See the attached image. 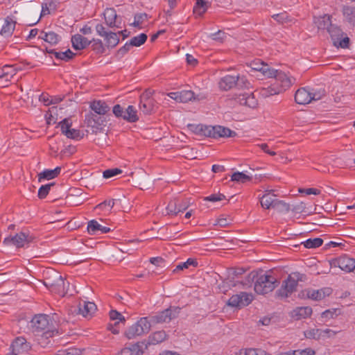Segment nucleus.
I'll return each instance as SVG.
<instances>
[{"label": "nucleus", "instance_id": "1", "mask_svg": "<svg viewBox=\"0 0 355 355\" xmlns=\"http://www.w3.org/2000/svg\"><path fill=\"white\" fill-rule=\"evenodd\" d=\"M254 283V290L259 295H265L272 291L279 284L272 275L252 271L246 277L244 285L251 286Z\"/></svg>", "mask_w": 355, "mask_h": 355}, {"label": "nucleus", "instance_id": "2", "mask_svg": "<svg viewBox=\"0 0 355 355\" xmlns=\"http://www.w3.org/2000/svg\"><path fill=\"white\" fill-rule=\"evenodd\" d=\"M305 279L306 275L304 274L298 272H292L283 282L281 288L277 291L276 294L279 297H287L296 290L298 282H304Z\"/></svg>", "mask_w": 355, "mask_h": 355}, {"label": "nucleus", "instance_id": "3", "mask_svg": "<svg viewBox=\"0 0 355 355\" xmlns=\"http://www.w3.org/2000/svg\"><path fill=\"white\" fill-rule=\"evenodd\" d=\"M327 32L330 35L333 44L335 46L340 47L342 49L349 47L350 42L349 38L342 31L340 26L332 24L328 27Z\"/></svg>", "mask_w": 355, "mask_h": 355}, {"label": "nucleus", "instance_id": "4", "mask_svg": "<svg viewBox=\"0 0 355 355\" xmlns=\"http://www.w3.org/2000/svg\"><path fill=\"white\" fill-rule=\"evenodd\" d=\"M150 329V324L147 318H141L124 333L128 339H132L137 336L148 333Z\"/></svg>", "mask_w": 355, "mask_h": 355}, {"label": "nucleus", "instance_id": "5", "mask_svg": "<svg viewBox=\"0 0 355 355\" xmlns=\"http://www.w3.org/2000/svg\"><path fill=\"white\" fill-rule=\"evenodd\" d=\"M247 84H249L245 77H240L239 76H234L227 75L220 80L218 83L219 88L224 91L231 89L235 86L239 87H247Z\"/></svg>", "mask_w": 355, "mask_h": 355}, {"label": "nucleus", "instance_id": "6", "mask_svg": "<svg viewBox=\"0 0 355 355\" xmlns=\"http://www.w3.org/2000/svg\"><path fill=\"white\" fill-rule=\"evenodd\" d=\"M33 236L21 232L16 234L15 236L5 238L3 243L6 245H15L17 248H25L28 246V244L33 241Z\"/></svg>", "mask_w": 355, "mask_h": 355}, {"label": "nucleus", "instance_id": "7", "mask_svg": "<svg viewBox=\"0 0 355 355\" xmlns=\"http://www.w3.org/2000/svg\"><path fill=\"white\" fill-rule=\"evenodd\" d=\"M275 81L280 82V87H275V85L271 87H268L263 90V95L265 96H272L275 94H279L282 91L285 90L286 88L290 87L291 82L287 77L286 74L282 71H278L277 76L275 78Z\"/></svg>", "mask_w": 355, "mask_h": 355}, {"label": "nucleus", "instance_id": "8", "mask_svg": "<svg viewBox=\"0 0 355 355\" xmlns=\"http://www.w3.org/2000/svg\"><path fill=\"white\" fill-rule=\"evenodd\" d=\"M180 310L179 306H170L153 316L152 320L156 323L169 322L178 316Z\"/></svg>", "mask_w": 355, "mask_h": 355}, {"label": "nucleus", "instance_id": "9", "mask_svg": "<svg viewBox=\"0 0 355 355\" xmlns=\"http://www.w3.org/2000/svg\"><path fill=\"white\" fill-rule=\"evenodd\" d=\"M31 349V345L22 336L16 338L10 346V352L7 355H18L28 352Z\"/></svg>", "mask_w": 355, "mask_h": 355}, {"label": "nucleus", "instance_id": "10", "mask_svg": "<svg viewBox=\"0 0 355 355\" xmlns=\"http://www.w3.org/2000/svg\"><path fill=\"white\" fill-rule=\"evenodd\" d=\"M253 300V295L245 292L233 295L227 301V305L231 307L242 308L250 304Z\"/></svg>", "mask_w": 355, "mask_h": 355}, {"label": "nucleus", "instance_id": "11", "mask_svg": "<svg viewBox=\"0 0 355 355\" xmlns=\"http://www.w3.org/2000/svg\"><path fill=\"white\" fill-rule=\"evenodd\" d=\"M50 324L49 316L46 314L35 315L31 321V327L33 333L38 334L46 330Z\"/></svg>", "mask_w": 355, "mask_h": 355}, {"label": "nucleus", "instance_id": "12", "mask_svg": "<svg viewBox=\"0 0 355 355\" xmlns=\"http://www.w3.org/2000/svg\"><path fill=\"white\" fill-rule=\"evenodd\" d=\"M150 90L145 91L140 96L139 109L144 114H150L154 110L155 101Z\"/></svg>", "mask_w": 355, "mask_h": 355}, {"label": "nucleus", "instance_id": "13", "mask_svg": "<svg viewBox=\"0 0 355 355\" xmlns=\"http://www.w3.org/2000/svg\"><path fill=\"white\" fill-rule=\"evenodd\" d=\"M334 267H338L346 272L354 271L355 259L347 256H340L332 261L331 263Z\"/></svg>", "mask_w": 355, "mask_h": 355}, {"label": "nucleus", "instance_id": "14", "mask_svg": "<svg viewBox=\"0 0 355 355\" xmlns=\"http://www.w3.org/2000/svg\"><path fill=\"white\" fill-rule=\"evenodd\" d=\"M211 134L209 137L218 139L220 137H234L236 135V132L221 125H211Z\"/></svg>", "mask_w": 355, "mask_h": 355}, {"label": "nucleus", "instance_id": "15", "mask_svg": "<svg viewBox=\"0 0 355 355\" xmlns=\"http://www.w3.org/2000/svg\"><path fill=\"white\" fill-rule=\"evenodd\" d=\"M87 230L90 235L106 234L110 231V227L101 225L96 220H91L88 222Z\"/></svg>", "mask_w": 355, "mask_h": 355}, {"label": "nucleus", "instance_id": "16", "mask_svg": "<svg viewBox=\"0 0 355 355\" xmlns=\"http://www.w3.org/2000/svg\"><path fill=\"white\" fill-rule=\"evenodd\" d=\"M168 96L172 99L180 103H187L194 98V93L191 90L171 92Z\"/></svg>", "mask_w": 355, "mask_h": 355}, {"label": "nucleus", "instance_id": "17", "mask_svg": "<svg viewBox=\"0 0 355 355\" xmlns=\"http://www.w3.org/2000/svg\"><path fill=\"white\" fill-rule=\"evenodd\" d=\"M295 101L297 104L306 105L311 102L309 87H302L295 94Z\"/></svg>", "mask_w": 355, "mask_h": 355}, {"label": "nucleus", "instance_id": "18", "mask_svg": "<svg viewBox=\"0 0 355 355\" xmlns=\"http://www.w3.org/2000/svg\"><path fill=\"white\" fill-rule=\"evenodd\" d=\"M78 313L82 315L83 317L91 316L93 313L96 310V305L92 302L83 301L80 302L77 308Z\"/></svg>", "mask_w": 355, "mask_h": 355}, {"label": "nucleus", "instance_id": "19", "mask_svg": "<svg viewBox=\"0 0 355 355\" xmlns=\"http://www.w3.org/2000/svg\"><path fill=\"white\" fill-rule=\"evenodd\" d=\"M72 46L76 50H82L87 47L92 41L80 34H76L71 37Z\"/></svg>", "mask_w": 355, "mask_h": 355}, {"label": "nucleus", "instance_id": "20", "mask_svg": "<svg viewBox=\"0 0 355 355\" xmlns=\"http://www.w3.org/2000/svg\"><path fill=\"white\" fill-rule=\"evenodd\" d=\"M104 18L106 24L110 27L119 28V26L116 24L117 23V15L114 8H107L103 12Z\"/></svg>", "mask_w": 355, "mask_h": 355}, {"label": "nucleus", "instance_id": "21", "mask_svg": "<svg viewBox=\"0 0 355 355\" xmlns=\"http://www.w3.org/2000/svg\"><path fill=\"white\" fill-rule=\"evenodd\" d=\"M272 191H267L265 194L259 197L260 203L263 209H269L273 208V205L277 198H275V195L272 193Z\"/></svg>", "mask_w": 355, "mask_h": 355}, {"label": "nucleus", "instance_id": "22", "mask_svg": "<svg viewBox=\"0 0 355 355\" xmlns=\"http://www.w3.org/2000/svg\"><path fill=\"white\" fill-rule=\"evenodd\" d=\"M189 130L199 136H205L209 137L211 134V125L202 124H189L188 125Z\"/></svg>", "mask_w": 355, "mask_h": 355}, {"label": "nucleus", "instance_id": "23", "mask_svg": "<svg viewBox=\"0 0 355 355\" xmlns=\"http://www.w3.org/2000/svg\"><path fill=\"white\" fill-rule=\"evenodd\" d=\"M238 101L241 105H245L251 108L256 107L257 105V101L252 93H244L239 95Z\"/></svg>", "mask_w": 355, "mask_h": 355}, {"label": "nucleus", "instance_id": "24", "mask_svg": "<svg viewBox=\"0 0 355 355\" xmlns=\"http://www.w3.org/2000/svg\"><path fill=\"white\" fill-rule=\"evenodd\" d=\"M15 28V21L11 17H7L0 31V34L5 37H8L12 35Z\"/></svg>", "mask_w": 355, "mask_h": 355}, {"label": "nucleus", "instance_id": "25", "mask_svg": "<svg viewBox=\"0 0 355 355\" xmlns=\"http://www.w3.org/2000/svg\"><path fill=\"white\" fill-rule=\"evenodd\" d=\"M90 108L95 112L96 114L104 115L110 111V107L105 101H94L90 104Z\"/></svg>", "mask_w": 355, "mask_h": 355}, {"label": "nucleus", "instance_id": "26", "mask_svg": "<svg viewBox=\"0 0 355 355\" xmlns=\"http://www.w3.org/2000/svg\"><path fill=\"white\" fill-rule=\"evenodd\" d=\"M85 121L87 126L95 128H98L101 125H104L105 121L103 117L98 116L96 114L90 113L85 116Z\"/></svg>", "mask_w": 355, "mask_h": 355}, {"label": "nucleus", "instance_id": "27", "mask_svg": "<svg viewBox=\"0 0 355 355\" xmlns=\"http://www.w3.org/2000/svg\"><path fill=\"white\" fill-rule=\"evenodd\" d=\"M61 167L57 166L54 169H45L38 175L39 182L42 180H51L58 176L60 173Z\"/></svg>", "mask_w": 355, "mask_h": 355}, {"label": "nucleus", "instance_id": "28", "mask_svg": "<svg viewBox=\"0 0 355 355\" xmlns=\"http://www.w3.org/2000/svg\"><path fill=\"white\" fill-rule=\"evenodd\" d=\"M123 119L130 123H135L139 120L137 111L133 105H128L124 111Z\"/></svg>", "mask_w": 355, "mask_h": 355}, {"label": "nucleus", "instance_id": "29", "mask_svg": "<svg viewBox=\"0 0 355 355\" xmlns=\"http://www.w3.org/2000/svg\"><path fill=\"white\" fill-rule=\"evenodd\" d=\"M46 287L50 288H60L64 286V281L61 275L58 272H55V280L52 281L50 278H45L44 282Z\"/></svg>", "mask_w": 355, "mask_h": 355}, {"label": "nucleus", "instance_id": "30", "mask_svg": "<svg viewBox=\"0 0 355 355\" xmlns=\"http://www.w3.org/2000/svg\"><path fill=\"white\" fill-rule=\"evenodd\" d=\"M39 37L51 45L58 44L60 39V37L53 31H49L47 33L42 31Z\"/></svg>", "mask_w": 355, "mask_h": 355}, {"label": "nucleus", "instance_id": "31", "mask_svg": "<svg viewBox=\"0 0 355 355\" xmlns=\"http://www.w3.org/2000/svg\"><path fill=\"white\" fill-rule=\"evenodd\" d=\"M1 71L2 74H0V79H4L6 81H10L17 72L12 65H4Z\"/></svg>", "mask_w": 355, "mask_h": 355}, {"label": "nucleus", "instance_id": "32", "mask_svg": "<svg viewBox=\"0 0 355 355\" xmlns=\"http://www.w3.org/2000/svg\"><path fill=\"white\" fill-rule=\"evenodd\" d=\"M342 11L347 22L355 26V7L344 6Z\"/></svg>", "mask_w": 355, "mask_h": 355}, {"label": "nucleus", "instance_id": "33", "mask_svg": "<svg viewBox=\"0 0 355 355\" xmlns=\"http://www.w3.org/2000/svg\"><path fill=\"white\" fill-rule=\"evenodd\" d=\"M167 335L164 331H158L152 334L149 338L150 345H156L160 343L166 339Z\"/></svg>", "mask_w": 355, "mask_h": 355}, {"label": "nucleus", "instance_id": "34", "mask_svg": "<svg viewBox=\"0 0 355 355\" xmlns=\"http://www.w3.org/2000/svg\"><path fill=\"white\" fill-rule=\"evenodd\" d=\"M311 101H315L322 99L326 95V91L324 87H309Z\"/></svg>", "mask_w": 355, "mask_h": 355}, {"label": "nucleus", "instance_id": "35", "mask_svg": "<svg viewBox=\"0 0 355 355\" xmlns=\"http://www.w3.org/2000/svg\"><path fill=\"white\" fill-rule=\"evenodd\" d=\"M315 23L319 29H327V31L328 27L332 25L331 16L329 15H324L322 17H318L315 20Z\"/></svg>", "mask_w": 355, "mask_h": 355}, {"label": "nucleus", "instance_id": "36", "mask_svg": "<svg viewBox=\"0 0 355 355\" xmlns=\"http://www.w3.org/2000/svg\"><path fill=\"white\" fill-rule=\"evenodd\" d=\"M132 355H142L144 349L147 348V345L144 342H139L135 344L128 345Z\"/></svg>", "mask_w": 355, "mask_h": 355}, {"label": "nucleus", "instance_id": "37", "mask_svg": "<svg viewBox=\"0 0 355 355\" xmlns=\"http://www.w3.org/2000/svg\"><path fill=\"white\" fill-rule=\"evenodd\" d=\"M293 313L297 319L305 318L311 315L312 309L309 306L297 307L293 310Z\"/></svg>", "mask_w": 355, "mask_h": 355}, {"label": "nucleus", "instance_id": "38", "mask_svg": "<svg viewBox=\"0 0 355 355\" xmlns=\"http://www.w3.org/2000/svg\"><path fill=\"white\" fill-rule=\"evenodd\" d=\"M105 40L106 46L108 48L115 47L119 42V37L118 33L110 31L107 35L104 38Z\"/></svg>", "mask_w": 355, "mask_h": 355}, {"label": "nucleus", "instance_id": "39", "mask_svg": "<svg viewBox=\"0 0 355 355\" xmlns=\"http://www.w3.org/2000/svg\"><path fill=\"white\" fill-rule=\"evenodd\" d=\"M193 12L199 15L204 14L208 8V2L205 0H196Z\"/></svg>", "mask_w": 355, "mask_h": 355}, {"label": "nucleus", "instance_id": "40", "mask_svg": "<svg viewBox=\"0 0 355 355\" xmlns=\"http://www.w3.org/2000/svg\"><path fill=\"white\" fill-rule=\"evenodd\" d=\"M302 293V296H304L306 295V296L308 298L312 299L313 300L318 301V300H321L322 299V295H321V291L320 289L314 290V289L308 288V289L303 291Z\"/></svg>", "mask_w": 355, "mask_h": 355}, {"label": "nucleus", "instance_id": "41", "mask_svg": "<svg viewBox=\"0 0 355 355\" xmlns=\"http://www.w3.org/2000/svg\"><path fill=\"white\" fill-rule=\"evenodd\" d=\"M292 211L297 214H306L307 215L313 213L309 207H306L304 202H298L293 206Z\"/></svg>", "mask_w": 355, "mask_h": 355}, {"label": "nucleus", "instance_id": "42", "mask_svg": "<svg viewBox=\"0 0 355 355\" xmlns=\"http://www.w3.org/2000/svg\"><path fill=\"white\" fill-rule=\"evenodd\" d=\"M252 180V177L247 175L243 172H235L231 176V180L234 182L245 183Z\"/></svg>", "mask_w": 355, "mask_h": 355}, {"label": "nucleus", "instance_id": "43", "mask_svg": "<svg viewBox=\"0 0 355 355\" xmlns=\"http://www.w3.org/2000/svg\"><path fill=\"white\" fill-rule=\"evenodd\" d=\"M323 243V240L320 238L309 239L302 243L306 248H316L321 246Z\"/></svg>", "mask_w": 355, "mask_h": 355}, {"label": "nucleus", "instance_id": "44", "mask_svg": "<svg viewBox=\"0 0 355 355\" xmlns=\"http://www.w3.org/2000/svg\"><path fill=\"white\" fill-rule=\"evenodd\" d=\"M190 266L196 267L198 266L197 261L194 259L189 258L185 262L178 264L173 270V272H178L179 271L182 270L184 268H188Z\"/></svg>", "mask_w": 355, "mask_h": 355}, {"label": "nucleus", "instance_id": "45", "mask_svg": "<svg viewBox=\"0 0 355 355\" xmlns=\"http://www.w3.org/2000/svg\"><path fill=\"white\" fill-rule=\"evenodd\" d=\"M148 36L145 33H141L137 36L133 37L129 42L132 46H140L147 40Z\"/></svg>", "mask_w": 355, "mask_h": 355}, {"label": "nucleus", "instance_id": "46", "mask_svg": "<svg viewBox=\"0 0 355 355\" xmlns=\"http://www.w3.org/2000/svg\"><path fill=\"white\" fill-rule=\"evenodd\" d=\"M92 49L98 54H103L105 51V48L103 44V42L100 39H92Z\"/></svg>", "mask_w": 355, "mask_h": 355}, {"label": "nucleus", "instance_id": "47", "mask_svg": "<svg viewBox=\"0 0 355 355\" xmlns=\"http://www.w3.org/2000/svg\"><path fill=\"white\" fill-rule=\"evenodd\" d=\"M304 336L308 339L319 340L322 338V329H311L304 332Z\"/></svg>", "mask_w": 355, "mask_h": 355}, {"label": "nucleus", "instance_id": "48", "mask_svg": "<svg viewBox=\"0 0 355 355\" xmlns=\"http://www.w3.org/2000/svg\"><path fill=\"white\" fill-rule=\"evenodd\" d=\"M279 212L287 213L291 209L290 205L283 200L277 199L273 205V208Z\"/></svg>", "mask_w": 355, "mask_h": 355}, {"label": "nucleus", "instance_id": "49", "mask_svg": "<svg viewBox=\"0 0 355 355\" xmlns=\"http://www.w3.org/2000/svg\"><path fill=\"white\" fill-rule=\"evenodd\" d=\"M54 185H55L54 182L42 185L38 190V193H37L38 198L40 199L45 198L46 197V196L49 194L51 187H53Z\"/></svg>", "mask_w": 355, "mask_h": 355}, {"label": "nucleus", "instance_id": "50", "mask_svg": "<svg viewBox=\"0 0 355 355\" xmlns=\"http://www.w3.org/2000/svg\"><path fill=\"white\" fill-rule=\"evenodd\" d=\"M64 135L69 139L80 140L83 138L84 133L81 132L79 130L71 128Z\"/></svg>", "mask_w": 355, "mask_h": 355}, {"label": "nucleus", "instance_id": "51", "mask_svg": "<svg viewBox=\"0 0 355 355\" xmlns=\"http://www.w3.org/2000/svg\"><path fill=\"white\" fill-rule=\"evenodd\" d=\"M74 55L75 53H73L70 49H68L64 52H56L55 57L58 60L67 62L69 60H71Z\"/></svg>", "mask_w": 355, "mask_h": 355}, {"label": "nucleus", "instance_id": "52", "mask_svg": "<svg viewBox=\"0 0 355 355\" xmlns=\"http://www.w3.org/2000/svg\"><path fill=\"white\" fill-rule=\"evenodd\" d=\"M262 73L267 78H275L277 76L278 70L270 68L268 64H266L262 67Z\"/></svg>", "mask_w": 355, "mask_h": 355}, {"label": "nucleus", "instance_id": "53", "mask_svg": "<svg viewBox=\"0 0 355 355\" xmlns=\"http://www.w3.org/2000/svg\"><path fill=\"white\" fill-rule=\"evenodd\" d=\"M166 213L168 215H177L178 212V200H171L166 207Z\"/></svg>", "mask_w": 355, "mask_h": 355}, {"label": "nucleus", "instance_id": "54", "mask_svg": "<svg viewBox=\"0 0 355 355\" xmlns=\"http://www.w3.org/2000/svg\"><path fill=\"white\" fill-rule=\"evenodd\" d=\"M71 121L68 118L64 119L58 123V126L60 128V130L63 135H65L67 132L71 129Z\"/></svg>", "mask_w": 355, "mask_h": 355}, {"label": "nucleus", "instance_id": "55", "mask_svg": "<svg viewBox=\"0 0 355 355\" xmlns=\"http://www.w3.org/2000/svg\"><path fill=\"white\" fill-rule=\"evenodd\" d=\"M122 173V170L118 168H109L103 171V176L105 179L113 178Z\"/></svg>", "mask_w": 355, "mask_h": 355}, {"label": "nucleus", "instance_id": "56", "mask_svg": "<svg viewBox=\"0 0 355 355\" xmlns=\"http://www.w3.org/2000/svg\"><path fill=\"white\" fill-rule=\"evenodd\" d=\"M150 262L158 267L166 268L168 267V263L161 257H152L150 259Z\"/></svg>", "mask_w": 355, "mask_h": 355}, {"label": "nucleus", "instance_id": "57", "mask_svg": "<svg viewBox=\"0 0 355 355\" xmlns=\"http://www.w3.org/2000/svg\"><path fill=\"white\" fill-rule=\"evenodd\" d=\"M131 44L129 42H127L122 47H121L116 53V57L118 59L123 58L129 51L131 47Z\"/></svg>", "mask_w": 355, "mask_h": 355}, {"label": "nucleus", "instance_id": "58", "mask_svg": "<svg viewBox=\"0 0 355 355\" xmlns=\"http://www.w3.org/2000/svg\"><path fill=\"white\" fill-rule=\"evenodd\" d=\"M245 355H271L261 349L249 348L245 351Z\"/></svg>", "mask_w": 355, "mask_h": 355}, {"label": "nucleus", "instance_id": "59", "mask_svg": "<svg viewBox=\"0 0 355 355\" xmlns=\"http://www.w3.org/2000/svg\"><path fill=\"white\" fill-rule=\"evenodd\" d=\"M272 17L275 21H277V22L282 23V24L290 21L289 16H288V15L286 12H282V13L273 15L272 16Z\"/></svg>", "mask_w": 355, "mask_h": 355}, {"label": "nucleus", "instance_id": "60", "mask_svg": "<svg viewBox=\"0 0 355 355\" xmlns=\"http://www.w3.org/2000/svg\"><path fill=\"white\" fill-rule=\"evenodd\" d=\"M225 199V196L222 193H214L205 198V200L211 202H218Z\"/></svg>", "mask_w": 355, "mask_h": 355}, {"label": "nucleus", "instance_id": "61", "mask_svg": "<svg viewBox=\"0 0 355 355\" xmlns=\"http://www.w3.org/2000/svg\"><path fill=\"white\" fill-rule=\"evenodd\" d=\"M110 318L112 320H119L121 322L125 321V318L121 313L116 310H112L110 312Z\"/></svg>", "mask_w": 355, "mask_h": 355}, {"label": "nucleus", "instance_id": "62", "mask_svg": "<svg viewBox=\"0 0 355 355\" xmlns=\"http://www.w3.org/2000/svg\"><path fill=\"white\" fill-rule=\"evenodd\" d=\"M189 206V202L187 200H178V212H183Z\"/></svg>", "mask_w": 355, "mask_h": 355}, {"label": "nucleus", "instance_id": "63", "mask_svg": "<svg viewBox=\"0 0 355 355\" xmlns=\"http://www.w3.org/2000/svg\"><path fill=\"white\" fill-rule=\"evenodd\" d=\"M96 33H98V35L103 37H105L107 34L110 33L109 31H107L105 30V26L101 24H98L96 27Z\"/></svg>", "mask_w": 355, "mask_h": 355}, {"label": "nucleus", "instance_id": "64", "mask_svg": "<svg viewBox=\"0 0 355 355\" xmlns=\"http://www.w3.org/2000/svg\"><path fill=\"white\" fill-rule=\"evenodd\" d=\"M124 111L125 110H123V107L119 104L115 105L113 107V110H112L114 114L116 117H118V118L121 117L122 119H123V115L124 114Z\"/></svg>", "mask_w": 355, "mask_h": 355}]
</instances>
